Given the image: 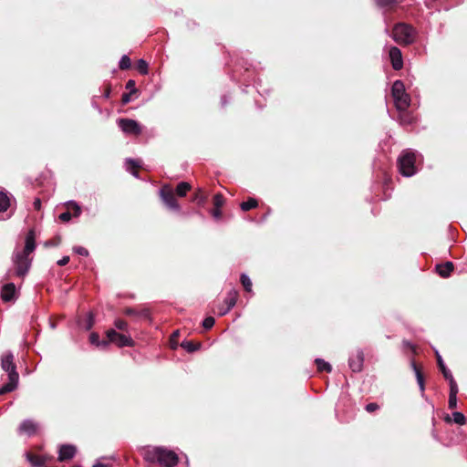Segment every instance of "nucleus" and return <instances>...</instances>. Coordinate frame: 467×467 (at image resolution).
I'll use <instances>...</instances> for the list:
<instances>
[{
  "label": "nucleus",
  "mask_w": 467,
  "mask_h": 467,
  "mask_svg": "<svg viewBox=\"0 0 467 467\" xmlns=\"http://www.w3.org/2000/svg\"><path fill=\"white\" fill-rule=\"evenodd\" d=\"M35 249V233L33 230H30L26 236L24 248L22 250L16 249L13 254L15 273L17 276L24 277L28 273L32 261L30 254Z\"/></svg>",
  "instance_id": "nucleus-1"
},
{
  "label": "nucleus",
  "mask_w": 467,
  "mask_h": 467,
  "mask_svg": "<svg viewBox=\"0 0 467 467\" xmlns=\"http://www.w3.org/2000/svg\"><path fill=\"white\" fill-rule=\"evenodd\" d=\"M14 359L15 357L10 351L5 352L1 357V368L8 373V382L0 388V395L15 390L18 385L19 375Z\"/></svg>",
  "instance_id": "nucleus-2"
},
{
  "label": "nucleus",
  "mask_w": 467,
  "mask_h": 467,
  "mask_svg": "<svg viewBox=\"0 0 467 467\" xmlns=\"http://www.w3.org/2000/svg\"><path fill=\"white\" fill-rule=\"evenodd\" d=\"M144 459L149 462H158L164 467H173L178 462V456L173 451L161 447L147 449Z\"/></svg>",
  "instance_id": "nucleus-3"
},
{
  "label": "nucleus",
  "mask_w": 467,
  "mask_h": 467,
  "mask_svg": "<svg viewBox=\"0 0 467 467\" xmlns=\"http://www.w3.org/2000/svg\"><path fill=\"white\" fill-rule=\"evenodd\" d=\"M417 156L418 153L410 149L401 152L398 159V167L403 176L410 177L417 172Z\"/></svg>",
  "instance_id": "nucleus-4"
},
{
  "label": "nucleus",
  "mask_w": 467,
  "mask_h": 467,
  "mask_svg": "<svg viewBox=\"0 0 467 467\" xmlns=\"http://www.w3.org/2000/svg\"><path fill=\"white\" fill-rule=\"evenodd\" d=\"M391 95L398 111H404L410 107V97L405 91V86L401 80H396L393 83Z\"/></svg>",
  "instance_id": "nucleus-5"
},
{
  "label": "nucleus",
  "mask_w": 467,
  "mask_h": 467,
  "mask_svg": "<svg viewBox=\"0 0 467 467\" xmlns=\"http://www.w3.org/2000/svg\"><path fill=\"white\" fill-rule=\"evenodd\" d=\"M392 37L395 42L400 45L411 44L415 39V30L412 26L400 23L392 30Z\"/></svg>",
  "instance_id": "nucleus-6"
},
{
  "label": "nucleus",
  "mask_w": 467,
  "mask_h": 467,
  "mask_svg": "<svg viewBox=\"0 0 467 467\" xmlns=\"http://www.w3.org/2000/svg\"><path fill=\"white\" fill-rule=\"evenodd\" d=\"M106 334L109 344L114 343L118 347H130L133 345V340L130 336L118 333L114 329H109Z\"/></svg>",
  "instance_id": "nucleus-7"
},
{
  "label": "nucleus",
  "mask_w": 467,
  "mask_h": 467,
  "mask_svg": "<svg viewBox=\"0 0 467 467\" xmlns=\"http://www.w3.org/2000/svg\"><path fill=\"white\" fill-rule=\"evenodd\" d=\"M118 125L119 129L128 135H140L142 131L141 126L134 119H119Z\"/></svg>",
  "instance_id": "nucleus-8"
},
{
  "label": "nucleus",
  "mask_w": 467,
  "mask_h": 467,
  "mask_svg": "<svg viewBox=\"0 0 467 467\" xmlns=\"http://www.w3.org/2000/svg\"><path fill=\"white\" fill-rule=\"evenodd\" d=\"M238 293L236 290H231L223 301V305L219 306L218 315H226L236 304Z\"/></svg>",
  "instance_id": "nucleus-9"
},
{
  "label": "nucleus",
  "mask_w": 467,
  "mask_h": 467,
  "mask_svg": "<svg viewBox=\"0 0 467 467\" xmlns=\"http://www.w3.org/2000/svg\"><path fill=\"white\" fill-rule=\"evenodd\" d=\"M161 196L165 202V204L171 210L179 211L180 205L177 202V200L174 196V193L171 189L163 188L161 190Z\"/></svg>",
  "instance_id": "nucleus-10"
},
{
  "label": "nucleus",
  "mask_w": 467,
  "mask_h": 467,
  "mask_svg": "<svg viewBox=\"0 0 467 467\" xmlns=\"http://www.w3.org/2000/svg\"><path fill=\"white\" fill-rule=\"evenodd\" d=\"M389 57L391 61L392 67L400 70L403 67V59L401 51L396 47H391L389 50Z\"/></svg>",
  "instance_id": "nucleus-11"
},
{
  "label": "nucleus",
  "mask_w": 467,
  "mask_h": 467,
  "mask_svg": "<svg viewBox=\"0 0 467 467\" xmlns=\"http://www.w3.org/2000/svg\"><path fill=\"white\" fill-rule=\"evenodd\" d=\"M36 431L37 424L30 420H24L18 428V432L20 434H26L27 436L34 435L36 432Z\"/></svg>",
  "instance_id": "nucleus-12"
},
{
  "label": "nucleus",
  "mask_w": 467,
  "mask_h": 467,
  "mask_svg": "<svg viewBox=\"0 0 467 467\" xmlns=\"http://www.w3.org/2000/svg\"><path fill=\"white\" fill-rule=\"evenodd\" d=\"M67 209L68 211L62 213L59 215V219L62 222H68L71 219L72 213H70V210L74 211V216H78L81 213V209L78 204L72 201L67 203Z\"/></svg>",
  "instance_id": "nucleus-13"
},
{
  "label": "nucleus",
  "mask_w": 467,
  "mask_h": 467,
  "mask_svg": "<svg viewBox=\"0 0 467 467\" xmlns=\"http://www.w3.org/2000/svg\"><path fill=\"white\" fill-rule=\"evenodd\" d=\"M76 447L73 445L66 444L61 445L59 449L58 460L60 462L72 459L76 454Z\"/></svg>",
  "instance_id": "nucleus-14"
},
{
  "label": "nucleus",
  "mask_w": 467,
  "mask_h": 467,
  "mask_svg": "<svg viewBox=\"0 0 467 467\" xmlns=\"http://www.w3.org/2000/svg\"><path fill=\"white\" fill-rule=\"evenodd\" d=\"M364 360L363 352L358 350L356 356L350 357L348 359L349 368L353 372H358L362 368Z\"/></svg>",
  "instance_id": "nucleus-15"
},
{
  "label": "nucleus",
  "mask_w": 467,
  "mask_h": 467,
  "mask_svg": "<svg viewBox=\"0 0 467 467\" xmlns=\"http://www.w3.org/2000/svg\"><path fill=\"white\" fill-rule=\"evenodd\" d=\"M16 288L15 284H13V283L5 284L3 286L2 292H1V296H2L3 301L9 302V301L13 300L16 296Z\"/></svg>",
  "instance_id": "nucleus-16"
},
{
  "label": "nucleus",
  "mask_w": 467,
  "mask_h": 467,
  "mask_svg": "<svg viewBox=\"0 0 467 467\" xmlns=\"http://www.w3.org/2000/svg\"><path fill=\"white\" fill-rule=\"evenodd\" d=\"M437 273L443 278L450 276L453 271V264L451 262H446L436 265Z\"/></svg>",
  "instance_id": "nucleus-17"
},
{
  "label": "nucleus",
  "mask_w": 467,
  "mask_h": 467,
  "mask_svg": "<svg viewBox=\"0 0 467 467\" xmlns=\"http://www.w3.org/2000/svg\"><path fill=\"white\" fill-rule=\"evenodd\" d=\"M89 341L92 345L103 349L109 346V341L107 339L100 340L99 334L95 332L90 334Z\"/></svg>",
  "instance_id": "nucleus-18"
},
{
  "label": "nucleus",
  "mask_w": 467,
  "mask_h": 467,
  "mask_svg": "<svg viewBox=\"0 0 467 467\" xmlns=\"http://www.w3.org/2000/svg\"><path fill=\"white\" fill-rule=\"evenodd\" d=\"M411 366H412V368H413V370L415 372V376H416L417 382L419 384L420 389L423 393L424 389H425L423 375H422L420 368L417 366V364L415 362H412Z\"/></svg>",
  "instance_id": "nucleus-19"
},
{
  "label": "nucleus",
  "mask_w": 467,
  "mask_h": 467,
  "mask_svg": "<svg viewBox=\"0 0 467 467\" xmlns=\"http://www.w3.org/2000/svg\"><path fill=\"white\" fill-rule=\"evenodd\" d=\"M10 206V197L6 192H0V213L7 211Z\"/></svg>",
  "instance_id": "nucleus-20"
},
{
  "label": "nucleus",
  "mask_w": 467,
  "mask_h": 467,
  "mask_svg": "<svg viewBox=\"0 0 467 467\" xmlns=\"http://www.w3.org/2000/svg\"><path fill=\"white\" fill-rule=\"evenodd\" d=\"M26 458L33 466L40 467L45 464V459L40 455H35L27 452Z\"/></svg>",
  "instance_id": "nucleus-21"
},
{
  "label": "nucleus",
  "mask_w": 467,
  "mask_h": 467,
  "mask_svg": "<svg viewBox=\"0 0 467 467\" xmlns=\"http://www.w3.org/2000/svg\"><path fill=\"white\" fill-rule=\"evenodd\" d=\"M399 119L402 125H410L414 121L413 116L407 109L399 111Z\"/></svg>",
  "instance_id": "nucleus-22"
},
{
  "label": "nucleus",
  "mask_w": 467,
  "mask_h": 467,
  "mask_svg": "<svg viewBox=\"0 0 467 467\" xmlns=\"http://www.w3.org/2000/svg\"><path fill=\"white\" fill-rule=\"evenodd\" d=\"M437 355V362H438V365H439V368L441 371V373L443 374L444 378L447 379H451L452 377V374L451 372L446 368L441 357L439 355V353H436Z\"/></svg>",
  "instance_id": "nucleus-23"
},
{
  "label": "nucleus",
  "mask_w": 467,
  "mask_h": 467,
  "mask_svg": "<svg viewBox=\"0 0 467 467\" xmlns=\"http://www.w3.org/2000/svg\"><path fill=\"white\" fill-rule=\"evenodd\" d=\"M190 189H191V185L188 182H182L177 185L176 193L179 196L183 197L186 195L188 191H190Z\"/></svg>",
  "instance_id": "nucleus-24"
},
{
  "label": "nucleus",
  "mask_w": 467,
  "mask_h": 467,
  "mask_svg": "<svg viewBox=\"0 0 467 467\" xmlns=\"http://www.w3.org/2000/svg\"><path fill=\"white\" fill-rule=\"evenodd\" d=\"M316 364L317 366L318 371H326L330 372L332 368L329 363L326 362L324 359L317 358Z\"/></svg>",
  "instance_id": "nucleus-25"
},
{
  "label": "nucleus",
  "mask_w": 467,
  "mask_h": 467,
  "mask_svg": "<svg viewBox=\"0 0 467 467\" xmlns=\"http://www.w3.org/2000/svg\"><path fill=\"white\" fill-rule=\"evenodd\" d=\"M257 201L254 198H250L248 201L246 202H243L241 203V209L244 212L246 211H249L253 208H255L257 206Z\"/></svg>",
  "instance_id": "nucleus-26"
},
{
  "label": "nucleus",
  "mask_w": 467,
  "mask_h": 467,
  "mask_svg": "<svg viewBox=\"0 0 467 467\" xmlns=\"http://www.w3.org/2000/svg\"><path fill=\"white\" fill-rule=\"evenodd\" d=\"M240 280H241V283H242L244 290L247 292H251L252 291V281L249 278V276L246 275L245 274H242Z\"/></svg>",
  "instance_id": "nucleus-27"
},
{
  "label": "nucleus",
  "mask_w": 467,
  "mask_h": 467,
  "mask_svg": "<svg viewBox=\"0 0 467 467\" xmlns=\"http://www.w3.org/2000/svg\"><path fill=\"white\" fill-rule=\"evenodd\" d=\"M182 347L188 352H193L200 348V344H195L192 341H183Z\"/></svg>",
  "instance_id": "nucleus-28"
},
{
  "label": "nucleus",
  "mask_w": 467,
  "mask_h": 467,
  "mask_svg": "<svg viewBox=\"0 0 467 467\" xmlns=\"http://www.w3.org/2000/svg\"><path fill=\"white\" fill-rule=\"evenodd\" d=\"M453 421L459 425H463L466 422L465 416L459 411H455L452 413Z\"/></svg>",
  "instance_id": "nucleus-29"
},
{
  "label": "nucleus",
  "mask_w": 467,
  "mask_h": 467,
  "mask_svg": "<svg viewBox=\"0 0 467 467\" xmlns=\"http://www.w3.org/2000/svg\"><path fill=\"white\" fill-rule=\"evenodd\" d=\"M206 196L202 189H198L194 194L193 201L197 202L199 204H202L205 202Z\"/></svg>",
  "instance_id": "nucleus-30"
},
{
  "label": "nucleus",
  "mask_w": 467,
  "mask_h": 467,
  "mask_svg": "<svg viewBox=\"0 0 467 467\" xmlns=\"http://www.w3.org/2000/svg\"><path fill=\"white\" fill-rule=\"evenodd\" d=\"M213 203L214 205V208H221L224 203L223 196L221 193H216L213 196Z\"/></svg>",
  "instance_id": "nucleus-31"
},
{
  "label": "nucleus",
  "mask_w": 467,
  "mask_h": 467,
  "mask_svg": "<svg viewBox=\"0 0 467 467\" xmlns=\"http://www.w3.org/2000/svg\"><path fill=\"white\" fill-rule=\"evenodd\" d=\"M398 0H377V3L379 6L385 8H391Z\"/></svg>",
  "instance_id": "nucleus-32"
},
{
  "label": "nucleus",
  "mask_w": 467,
  "mask_h": 467,
  "mask_svg": "<svg viewBox=\"0 0 467 467\" xmlns=\"http://www.w3.org/2000/svg\"><path fill=\"white\" fill-rule=\"evenodd\" d=\"M130 67V59L128 56L124 55L119 60V68L128 69Z\"/></svg>",
  "instance_id": "nucleus-33"
},
{
  "label": "nucleus",
  "mask_w": 467,
  "mask_h": 467,
  "mask_svg": "<svg viewBox=\"0 0 467 467\" xmlns=\"http://www.w3.org/2000/svg\"><path fill=\"white\" fill-rule=\"evenodd\" d=\"M114 326L119 330H121V331H127L128 330V323L125 320L117 319L114 322Z\"/></svg>",
  "instance_id": "nucleus-34"
},
{
  "label": "nucleus",
  "mask_w": 467,
  "mask_h": 467,
  "mask_svg": "<svg viewBox=\"0 0 467 467\" xmlns=\"http://www.w3.org/2000/svg\"><path fill=\"white\" fill-rule=\"evenodd\" d=\"M449 380V383H450V395H452L453 396H457V393H458V387H457V384L453 379V377H451V379H447Z\"/></svg>",
  "instance_id": "nucleus-35"
},
{
  "label": "nucleus",
  "mask_w": 467,
  "mask_h": 467,
  "mask_svg": "<svg viewBox=\"0 0 467 467\" xmlns=\"http://www.w3.org/2000/svg\"><path fill=\"white\" fill-rule=\"evenodd\" d=\"M215 320L213 317H208L202 321V327L205 329H210L213 327Z\"/></svg>",
  "instance_id": "nucleus-36"
},
{
  "label": "nucleus",
  "mask_w": 467,
  "mask_h": 467,
  "mask_svg": "<svg viewBox=\"0 0 467 467\" xmlns=\"http://www.w3.org/2000/svg\"><path fill=\"white\" fill-rule=\"evenodd\" d=\"M138 69L140 73L147 74L148 64L143 59H140L138 62Z\"/></svg>",
  "instance_id": "nucleus-37"
},
{
  "label": "nucleus",
  "mask_w": 467,
  "mask_h": 467,
  "mask_svg": "<svg viewBox=\"0 0 467 467\" xmlns=\"http://www.w3.org/2000/svg\"><path fill=\"white\" fill-rule=\"evenodd\" d=\"M449 408L451 410L456 408L457 406V397L452 395H449V401H448Z\"/></svg>",
  "instance_id": "nucleus-38"
},
{
  "label": "nucleus",
  "mask_w": 467,
  "mask_h": 467,
  "mask_svg": "<svg viewBox=\"0 0 467 467\" xmlns=\"http://www.w3.org/2000/svg\"><path fill=\"white\" fill-rule=\"evenodd\" d=\"M74 251L76 254H79V255H82V256H88V252L86 248L82 247V246H77L74 248Z\"/></svg>",
  "instance_id": "nucleus-39"
},
{
  "label": "nucleus",
  "mask_w": 467,
  "mask_h": 467,
  "mask_svg": "<svg viewBox=\"0 0 467 467\" xmlns=\"http://www.w3.org/2000/svg\"><path fill=\"white\" fill-rule=\"evenodd\" d=\"M365 409L368 412L371 413L379 409V405L375 402H371L367 404Z\"/></svg>",
  "instance_id": "nucleus-40"
},
{
  "label": "nucleus",
  "mask_w": 467,
  "mask_h": 467,
  "mask_svg": "<svg viewBox=\"0 0 467 467\" xmlns=\"http://www.w3.org/2000/svg\"><path fill=\"white\" fill-rule=\"evenodd\" d=\"M127 166H128V169H130V168L136 169V168L140 167V164L137 161L129 159V160H127Z\"/></svg>",
  "instance_id": "nucleus-41"
},
{
  "label": "nucleus",
  "mask_w": 467,
  "mask_h": 467,
  "mask_svg": "<svg viewBox=\"0 0 467 467\" xmlns=\"http://www.w3.org/2000/svg\"><path fill=\"white\" fill-rule=\"evenodd\" d=\"M212 215L215 218V219H220L221 216H222V212L220 210V208H214L213 211H212Z\"/></svg>",
  "instance_id": "nucleus-42"
},
{
  "label": "nucleus",
  "mask_w": 467,
  "mask_h": 467,
  "mask_svg": "<svg viewBox=\"0 0 467 467\" xmlns=\"http://www.w3.org/2000/svg\"><path fill=\"white\" fill-rule=\"evenodd\" d=\"M126 88H127V89H130V91H135V81H134V80L130 79V80L126 83Z\"/></svg>",
  "instance_id": "nucleus-43"
},
{
  "label": "nucleus",
  "mask_w": 467,
  "mask_h": 467,
  "mask_svg": "<svg viewBox=\"0 0 467 467\" xmlns=\"http://www.w3.org/2000/svg\"><path fill=\"white\" fill-rule=\"evenodd\" d=\"M33 207L35 210L39 211L41 209V200L39 198H36L33 202Z\"/></svg>",
  "instance_id": "nucleus-44"
},
{
  "label": "nucleus",
  "mask_w": 467,
  "mask_h": 467,
  "mask_svg": "<svg viewBox=\"0 0 467 467\" xmlns=\"http://www.w3.org/2000/svg\"><path fill=\"white\" fill-rule=\"evenodd\" d=\"M68 262H69V257L64 256L60 260L57 261V265L60 266H64V265H67Z\"/></svg>",
  "instance_id": "nucleus-45"
},
{
  "label": "nucleus",
  "mask_w": 467,
  "mask_h": 467,
  "mask_svg": "<svg viewBox=\"0 0 467 467\" xmlns=\"http://www.w3.org/2000/svg\"><path fill=\"white\" fill-rule=\"evenodd\" d=\"M121 100H122V103H123V104H127V103H129V102L130 101V94L124 93V94L122 95V99H121Z\"/></svg>",
  "instance_id": "nucleus-46"
},
{
  "label": "nucleus",
  "mask_w": 467,
  "mask_h": 467,
  "mask_svg": "<svg viewBox=\"0 0 467 467\" xmlns=\"http://www.w3.org/2000/svg\"><path fill=\"white\" fill-rule=\"evenodd\" d=\"M93 467H110V466L101 463V462H97Z\"/></svg>",
  "instance_id": "nucleus-47"
},
{
  "label": "nucleus",
  "mask_w": 467,
  "mask_h": 467,
  "mask_svg": "<svg viewBox=\"0 0 467 467\" xmlns=\"http://www.w3.org/2000/svg\"><path fill=\"white\" fill-rule=\"evenodd\" d=\"M92 327V316L90 315L89 316V323H88V329L91 328Z\"/></svg>",
  "instance_id": "nucleus-48"
},
{
  "label": "nucleus",
  "mask_w": 467,
  "mask_h": 467,
  "mask_svg": "<svg viewBox=\"0 0 467 467\" xmlns=\"http://www.w3.org/2000/svg\"><path fill=\"white\" fill-rule=\"evenodd\" d=\"M109 90H108V91L106 92V97H109Z\"/></svg>",
  "instance_id": "nucleus-49"
},
{
  "label": "nucleus",
  "mask_w": 467,
  "mask_h": 467,
  "mask_svg": "<svg viewBox=\"0 0 467 467\" xmlns=\"http://www.w3.org/2000/svg\"><path fill=\"white\" fill-rule=\"evenodd\" d=\"M226 101L224 100V98H223V104H225Z\"/></svg>",
  "instance_id": "nucleus-50"
},
{
  "label": "nucleus",
  "mask_w": 467,
  "mask_h": 467,
  "mask_svg": "<svg viewBox=\"0 0 467 467\" xmlns=\"http://www.w3.org/2000/svg\"><path fill=\"white\" fill-rule=\"evenodd\" d=\"M72 467H81V466H80V465H74V466H72Z\"/></svg>",
  "instance_id": "nucleus-51"
}]
</instances>
